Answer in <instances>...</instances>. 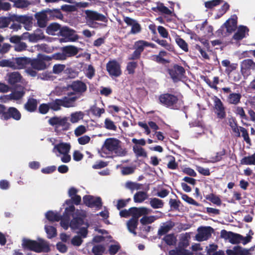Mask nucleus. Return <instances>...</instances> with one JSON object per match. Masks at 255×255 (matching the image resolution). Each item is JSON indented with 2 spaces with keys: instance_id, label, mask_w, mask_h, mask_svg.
I'll return each mask as SVG.
<instances>
[{
  "instance_id": "a19ab883",
  "label": "nucleus",
  "mask_w": 255,
  "mask_h": 255,
  "mask_svg": "<svg viewBox=\"0 0 255 255\" xmlns=\"http://www.w3.org/2000/svg\"><path fill=\"white\" fill-rule=\"evenodd\" d=\"M11 20L13 22L17 21L23 24H27L30 22L29 17L25 15L18 16L13 15L11 16Z\"/></svg>"
},
{
  "instance_id": "864d4df0",
  "label": "nucleus",
  "mask_w": 255,
  "mask_h": 255,
  "mask_svg": "<svg viewBox=\"0 0 255 255\" xmlns=\"http://www.w3.org/2000/svg\"><path fill=\"white\" fill-rule=\"evenodd\" d=\"M70 199L66 200L65 203L67 205H73L74 204L76 205L80 204L81 202V197L80 195H76L72 197Z\"/></svg>"
},
{
  "instance_id": "1a4fd4ad",
  "label": "nucleus",
  "mask_w": 255,
  "mask_h": 255,
  "mask_svg": "<svg viewBox=\"0 0 255 255\" xmlns=\"http://www.w3.org/2000/svg\"><path fill=\"white\" fill-rule=\"evenodd\" d=\"M51 60V58L43 54H39L38 58L30 59V64L32 67L37 70H42L46 68L45 61H49Z\"/></svg>"
},
{
  "instance_id": "bb28decb",
  "label": "nucleus",
  "mask_w": 255,
  "mask_h": 255,
  "mask_svg": "<svg viewBox=\"0 0 255 255\" xmlns=\"http://www.w3.org/2000/svg\"><path fill=\"white\" fill-rule=\"evenodd\" d=\"M69 97L65 96L61 99L62 107L69 108L75 106V102L78 99L74 96H72L70 97Z\"/></svg>"
},
{
  "instance_id": "2f4dec72",
  "label": "nucleus",
  "mask_w": 255,
  "mask_h": 255,
  "mask_svg": "<svg viewBox=\"0 0 255 255\" xmlns=\"http://www.w3.org/2000/svg\"><path fill=\"white\" fill-rule=\"evenodd\" d=\"M8 82L11 85H14V84L20 82L22 76L18 72H13L8 74Z\"/></svg>"
},
{
  "instance_id": "0eeeda50",
  "label": "nucleus",
  "mask_w": 255,
  "mask_h": 255,
  "mask_svg": "<svg viewBox=\"0 0 255 255\" xmlns=\"http://www.w3.org/2000/svg\"><path fill=\"white\" fill-rule=\"evenodd\" d=\"M48 12L50 15L56 17L62 16L60 11L58 9H54L53 10L49 9L45 11L37 12L35 14V17L37 20V24L40 27L43 28L46 26L47 16L46 12Z\"/></svg>"
},
{
  "instance_id": "c85d7f7f",
  "label": "nucleus",
  "mask_w": 255,
  "mask_h": 255,
  "mask_svg": "<svg viewBox=\"0 0 255 255\" xmlns=\"http://www.w3.org/2000/svg\"><path fill=\"white\" fill-rule=\"evenodd\" d=\"M145 207H133L130 208L128 210H122L120 212V215L122 217L128 218L130 216L135 215L136 213L139 212L140 210L142 209Z\"/></svg>"
},
{
  "instance_id": "13d9d810",
  "label": "nucleus",
  "mask_w": 255,
  "mask_h": 255,
  "mask_svg": "<svg viewBox=\"0 0 255 255\" xmlns=\"http://www.w3.org/2000/svg\"><path fill=\"white\" fill-rule=\"evenodd\" d=\"M105 248L104 245H97L93 246L92 249V252L94 255H100L101 254H103L105 251Z\"/></svg>"
},
{
  "instance_id": "a211bd4d",
  "label": "nucleus",
  "mask_w": 255,
  "mask_h": 255,
  "mask_svg": "<svg viewBox=\"0 0 255 255\" xmlns=\"http://www.w3.org/2000/svg\"><path fill=\"white\" fill-rule=\"evenodd\" d=\"M124 21L127 25L131 27L129 33L135 34L141 32V25L135 19L128 16H124Z\"/></svg>"
},
{
  "instance_id": "79ce46f5",
  "label": "nucleus",
  "mask_w": 255,
  "mask_h": 255,
  "mask_svg": "<svg viewBox=\"0 0 255 255\" xmlns=\"http://www.w3.org/2000/svg\"><path fill=\"white\" fill-rule=\"evenodd\" d=\"M175 41L179 47L185 52L188 51V46L187 42L179 35H176Z\"/></svg>"
},
{
  "instance_id": "f3484780",
  "label": "nucleus",
  "mask_w": 255,
  "mask_h": 255,
  "mask_svg": "<svg viewBox=\"0 0 255 255\" xmlns=\"http://www.w3.org/2000/svg\"><path fill=\"white\" fill-rule=\"evenodd\" d=\"M214 109L216 110L215 113L218 118L223 119L226 117L225 108L221 100L217 97L214 99Z\"/></svg>"
},
{
  "instance_id": "9b49d317",
  "label": "nucleus",
  "mask_w": 255,
  "mask_h": 255,
  "mask_svg": "<svg viewBox=\"0 0 255 255\" xmlns=\"http://www.w3.org/2000/svg\"><path fill=\"white\" fill-rule=\"evenodd\" d=\"M222 90L224 94H229L227 97V102L231 105H237L241 102L242 95L238 93H233L230 87H224Z\"/></svg>"
},
{
  "instance_id": "8fccbe9b",
  "label": "nucleus",
  "mask_w": 255,
  "mask_h": 255,
  "mask_svg": "<svg viewBox=\"0 0 255 255\" xmlns=\"http://www.w3.org/2000/svg\"><path fill=\"white\" fill-rule=\"evenodd\" d=\"M49 108L54 111H57L61 109L62 106L61 100L60 99H56L53 102L49 103Z\"/></svg>"
},
{
  "instance_id": "39448f33",
  "label": "nucleus",
  "mask_w": 255,
  "mask_h": 255,
  "mask_svg": "<svg viewBox=\"0 0 255 255\" xmlns=\"http://www.w3.org/2000/svg\"><path fill=\"white\" fill-rule=\"evenodd\" d=\"M160 103L164 107L173 110L178 109L177 103L178 98L177 96L170 93H164L159 96Z\"/></svg>"
},
{
  "instance_id": "bf43d9fd",
  "label": "nucleus",
  "mask_w": 255,
  "mask_h": 255,
  "mask_svg": "<svg viewBox=\"0 0 255 255\" xmlns=\"http://www.w3.org/2000/svg\"><path fill=\"white\" fill-rule=\"evenodd\" d=\"M181 198L186 202L188 203L190 205H193L196 206H200V204L197 202L195 200H194L192 198L190 197L187 195L185 194H181Z\"/></svg>"
},
{
  "instance_id": "dca6fc26",
  "label": "nucleus",
  "mask_w": 255,
  "mask_h": 255,
  "mask_svg": "<svg viewBox=\"0 0 255 255\" xmlns=\"http://www.w3.org/2000/svg\"><path fill=\"white\" fill-rule=\"evenodd\" d=\"M83 200L84 204L90 208L96 207L100 209L102 206V199L99 197L95 198L91 195H85Z\"/></svg>"
},
{
  "instance_id": "ea45409f",
  "label": "nucleus",
  "mask_w": 255,
  "mask_h": 255,
  "mask_svg": "<svg viewBox=\"0 0 255 255\" xmlns=\"http://www.w3.org/2000/svg\"><path fill=\"white\" fill-rule=\"evenodd\" d=\"M149 204L153 209L162 208L164 206L163 201L157 198H150Z\"/></svg>"
},
{
  "instance_id": "aec40b11",
  "label": "nucleus",
  "mask_w": 255,
  "mask_h": 255,
  "mask_svg": "<svg viewBox=\"0 0 255 255\" xmlns=\"http://www.w3.org/2000/svg\"><path fill=\"white\" fill-rule=\"evenodd\" d=\"M68 119L66 117L62 118L61 117L54 116L50 118L48 120V124L51 126H54L56 128L63 127L66 129V127L68 126Z\"/></svg>"
},
{
  "instance_id": "e2e57ef3",
  "label": "nucleus",
  "mask_w": 255,
  "mask_h": 255,
  "mask_svg": "<svg viewBox=\"0 0 255 255\" xmlns=\"http://www.w3.org/2000/svg\"><path fill=\"white\" fill-rule=\"evenodd\" d=\"M137 66V63L136 62H129L128 63L127 65V70L129 74H133L135 72V69Z\"/></svg>"
},
{
  "instance_id": "f257e3e1",
  "label": "nucleus",
  "mask_w": 255,
  "mask_h": 255,
  "mask_svg": "<svg viewBox=\"0 0 255 255\" xmlns=\"http://www.w3.org/2000/svg\"><path fill=\"white\" fill-rule=\"evenodd\" d=\"M21 246L24 250L33 251L36 253H47L50 248L47 242L41 239L39 242L24 238L22 240Z\"/></svg>"
},
{
  "instance_id": "0e129e2a",
  "label": "nucleus",
  "mask_w": 255,
  "mask_h": 255,
  "mask_svg": "<svg viewBox=\"0 0 255 255\" xmlns=\"http://www.w3.org/2000/svg\"><path fill=\"white\" fill-rule=\"evenodd\" d=\"M0 66L10 67L14 69H16V65L15 62L9 60L4 59L1 60L0 61Z\"/></svg>"
},
{
  "instance_id": "774afa93",
  "label": "nucleus",
  "mask_w": 255,
  "mask_h": 255,
  "mask_svg": "<svg viewBox=\"0 0 255 255\" xmlns=\"http://www.w3.org/2000/svg\"><path fill=\"white\" fill-rule=\"evenodd\" d=\"M172 227V226L169 225L161 226L158 231V235L160 236L165 235L170 230Z\"/></svg>"
},
{
  "instance_id": "f03ea898",
  "label": "nucleus",
  "mask_w": 255,
  "mask_h": 255,
  "mask_svg": "<svg viewBox=\"0 0 255 255\" xmlns=\"http://www.w3.org/2000/svg\"><path fill=\"white\" fill-rule=\"evenodd\" d=\"M67 88L72 91L68 93V96H74L78 99L84 96L87 91L86 84L80 80L72 81L70 84L67 85Z\"/></svg>"
},
{
  "instance_id": "b1692460",
  "label": "nucleus",
  "mask_w": 255,
  "mask_h": 255,
  "mask_svg": "<svg viewBox=\"0 0 255 255\" xmlns=\"http://www.w3.org/2000/svg\"><path fill=\"white\" fill-rule=\"evenodd\" d=\"M89 3L87 2H76L73 5L64 4L61 6V9L65 12H73L78 10V9L85 8L89 6Z\"/></svg>"
},
{
  "instance_id": "69168bd1",
  "label": "nucleus",
  "mask_w": 255,
  "mask_h": 255,
  "mask_svg": "<svg viewBox=\"0 0 255 255\" xmlns=\"http://www.w3.org/2000/svg\"><path fill=\"white\" fill-rule=\"evenodd\" d=\"M105 127L109 130H113L114 131L117 130V127L115 125L114 122L108 118L106 119L105 120Z\"/></svg>"
},
{
  "instance_id": "5701e85b",
  "label": "nucleus",
  "mask_w": 255,
  "mask_h": 255,
  "mask_svg": "<svg viewBox=\"0 0 255 255\" xmlns=\"http://www.w3.org/2000/svg\"><path fill=\"white\" fill-rule=\"evenodd\" d=\"M252 250V248L247 249L241 246H236L234 247L232 250H227L226 253L228 255H251Z\"/></svg>"
},
{
  "instance_id": "6e6d98bb",
  "label": "nucleus",
  "mask_w": 255,
  "mask_h": 255,
  "mask_svg": "<svg viewBox=\"0 0 255 255\" xmlns=\"http://www.w3.org/2000/svg\"><path fill=\"white\" fill-rule=\"evenodd\" d=\"M114 245H111L109 247V253L110 255H116L121 249L120 243L118 242H115Z\"/></svg>"
},
{
  "instance_id": "37998d69",
  "label": "nucleus",
  "mask_w": 255,
  "mask_h": 255,
  "mask_svg": "<svg viewBox=\"0 0 255 255\" xmlns=\"http://www.w3.org/2000/svg\"><path fill=\"white\" fill-rule=\"evenodd\" d=\"M205 198L206 200H208L213 203V204L221 206L222 204V201L219 197L216 196L213 193H211L210 194L207 195L205 196Z\"/></svg>"
},
{
  "instance_id": "4d7b16f0",
  "label": "nucleus",
  "mask_w": 255,
  "mask_h": 255,
  "mask_svg": "<svg viewBox=\"0 0 255 255\" xmlns=\"http://www.w3.org/2000/svg\"><path fill=\"white\" fill-rule=\"evenodd\" d=\"M230 7V5L228 2H224L221 8L218 9L217 16L219 18L222 16L229 9Z\"/></svg>"
},
{
  "instance_id": "7c9ffc66",
  "label": "nucleus",
  "mask_w": 255,
  "mask_h": 255,
  "mask_svg": "<svg viewBox=\"0 0 255 255\" xmlns=\"http://www.w3.org/2000/svg\"><path fill=\"white\" fill-rule=\"evenodd\" d=\"M221 63L224 67H226L225 72L228 76L238 68V64L237 63H231L228 59L222 61Z\"/></svg>"
},
{
  "instance_id": "393cba45",
  "label": "nucleus",
  "mask_w": 255,
  "mask_h": 255,
  "mask_svg": "<svg viewBox=\"0 0 255 255\" xmlns=\"http://www.w3.org/2000/svg\"><path fill=\"white\" fill-rule=\"evenodd\" d=\"M25 94V88L21 85L15 86L11 93V97L14 101H17L21 99Z\"/></svg>"
},
{
  "instance_id": "4c0bfd02",
  "label": "nucleus",
  "mask_w": 255,
  "mask_h": 255,
  "mask_svg": "<svg viewBox=\"0 0 255 255\" xmlns=\"http://www.w3.org/2000/svg\"><path fill=\"white\" fill-rule=\"evenodd\" d=\"M148 198L147 193L144 191L137 192L133 196L135 203H142Z\"/></svg>"
},
{
  "instance_id": "c756f323",
  "label": "nucleus",
  "mask_w": 255,
  "mask_h": 255,
  "mask_svg": "<svg viewBox=\"0 0 255 255\" xmlns=\"http://www.w3.org/2000/svg\"><path fill=\"white\" fill-rule=\"evenodd\" d=\"M38 102L36 99L29 98L24 105V109L28 112L33 113L36 111L37 108Z\"/></svg>"
},
{
  "instance_id": "680f3d73",
  "label": "nucleus",
  "mask_w": 255,
  "mask_h": 255,
  "mask_svg": "<svg viewBox=\"0 0 255 255\" xmlns=\"http://www.w3.org/2000/svg\"><path fill=\"white\" fill-rule=\"evenodd\" d=\"M11 16L10 17H0V28H5L8 27L11 20Z\"/></svg>"
},
{
  "instance_id": "a18cd8bd",
  "label": "nucleus",
  "mask_w": 255,
  "mask_h": 255,
  "mask_svg": "<svg viewBox=\"0 0 255 255\" xmlns=\"http://www.w3.org/2000/svg\"><path fill=\"white\" fill-rule=\"evenodd\" d=\"M242 165H255V152L251 156H245L241 160Z\"/></svg>"
},
{
  "instance_id": "5fc2aeb1",
  "label": "nucleus",
  "mask_w": 255,
  "mask_h": 255,
  "mask_svg": "<svg viewBox=\"0 0 255 255\" xmlns=\"http://www.w3.org/2000/svg\"><path fill=\"white\" fill-rule=\"evenodd\" d=\"M226 153V150L225 148H223L221 151L216 152V155L211 157V161L215 163L219 162L222 160L223 156Z\"/></svg>"
},
{
  "instance_id": "6e6552de",
  "label": "nucleus",
  "mask_w": 255,
  "mask_h": 255,
  "mask_svg": "<svg viewBox=\"0 0 255 255\" xmlns=\"http://www.w3.org/2000/svg\"><path fill=\"white\" fill-rule=\"evenodd\" d=\"M168 73L173 81L176 83L184 77L185 70L182 66L175 64L172 68L168 69Z\"/></svg>"
},
{
  "instance_id": "9d476101",
  "label": "nucleus",
  "mask_w": 255,
  "mask_h": 255,
  "mask_svg": "<svg viewBox=\"0 0 255 255\" xmlns=\"http://www.w3.org/2000/svg\"><path fill=\"white\" fill-rule=\"evenodd\" d=\"M106 69L112 77H118L122 74L121 66L116 60H110L106 64Z\"/></svg>"
},
{
  "instance_id": "09e8293b",
  "label": "nucleus",
  "mask_w": 255,
  "mask_h": 255,
  "mask_svg": "<svg viewBox=\"0 0 255 255\" xmlns=\"http://www.w3.org/2000/svg\"><path fill=\"white\" fill-rule=\"evenodd\" d=\"M68 206V207L65 208L62 217L70 220L71 216L73 215L74 213L75 208L73 205Z\"/></svg>"
},
{
  "instance_id": "f704fd0d",
  "label": "nucleus",
  "mask_w": 255,
  "mask_h": 255,
  "mask_svg": "<svg viewBox=\"0 0 255 255\" xmlns=\"http://www.w3.org/2000/svg\"><path fill=\"white\" fill-rule=\"evenodd\" d=\"M16 69H21L24 68L30 63V59L26 57H18L15 59Z\"/></svg>"
},
{
  "instance_id": "412c9836",
  "label": "nucleus",
  "mask_w": 255,
  "mask_h": 255,
  "mask_svg": "<svg viewBox=\"0 0 255 255\" xmlns=\"http://www.w3.org/2000/svg\"><path fill=\"white\" fill-rule=\"evenodd\" d=\"M85 14L87 19L89 21H100L104 22H107L108 21V19L106 16L96 11L86 10Z\"/></svg>"
},
{
  "instance_id": "72a5a7b5",
  "label": "nucleus",
  "mask_w": 255,
  "mask_h": 255,
  "mask_svg": "<svg viewBox=\"0 0 255 255\" xmlns=\"http://www.w3.org/2000/svg\"><path fill=\"white\" fill-rule=\"evenodd\" d=\"M248 31L249 29L247 26H240L237 31L234 34L233 38L236 40H241L245 37L246 32Z\"/></svg>"
},
{
  "instance_id": "20e7f679",
  "label": "nucleus",
  "mask_w": 255,
  "mask_h": 255,
  "mask_svg": "<svg viewBox=\"0 0 255 255\" xmlns=\"http://www.w3.org/2000/svg\"><path fill=\"white\" fill-rule=\"evenodd\" d=\"M0 118L4 121H7L10 119L19 121L21 118V114L15 107L7 108L5 105L0 104Z\"/></svg>"
},
{
  "instance_id": "ddd939ff",
  "label": "nucleus",
  "mask_w": 255,
  "mask_h": 255,
  "mask_svg": "<svg viewBox=\"0 0 255 255\" xmlns=\"http://www.w3.org/2000/svg\"><path fill=\"white\" fill-rule=\"evenodd\" d=\"M221 238L225 240H228L232 244H237L241 242L243 236L232 232H228L225 230H222L221 232Z\"/></svg>"
},
{
  "instance_id": "58836bf2",
  "label": "nucleus",
  "mask_w": 255,
  "mask_h": 255,
  "mask_svg": "<svg viewBox=\"0 0 255 255\" xmlns=\"http://www.w3.org/2000/svg\"><path fill=\"white\" fill-rule=\"evenodd\" d=\"M169 253L170 255H193V253L190 251L179 247L170 251Z\"/></svg>"
},
{
  "instance_id": "49530a36",
  "label": "nucleus",
  "mask_w": 255,
  "mask_h": 255,
  "mask_svg": "<svg viewBox=\"0 0 255 255\" xmlns=\"http://www.w3.org/2000/svg\"><path fill=\"white\" fill-rule=\"evenodd\" d=\"M155 41L169 51L173 52L174 50V46L171 44L168 43L166 40L157 39Z\"/></svg>"
},
{
  "instance_id": "cd10ccee",
  "label": "nucleus",
  "mask_w": 255,
  "mask_h": 255,
  "mask_svg": "<svg viewBox=\"0 0 255 255\" xmlns=\"http://www.w3.org/2000/svg\"><path fill=\"white\" fill-rule=\"evenodd\" d=\"M88 223L85 222L84 218L82 217H74L70 222V227L72 230L79 229L82 225Z\"/></svg>"
},
{
  "instance_id": "c03bdc74",
  "label": "nucleus",
  "mask_w": 255,
  "mask_h": 255,
  "mask_svg": "<svg viewBox=\"0 0 255 255\" xmlns=\"http://www.w3.org/2000/svg\"><path fill=\"white\" fill-rule=\"evenodd\" d=\"M142 216L143 217L140 219V222L143 225L151 224L158 219V217L155 216Z\"/></svg>"
},
{
  "instance_id": "052dcab7",
  "label": "nucleus",
  "mask_w": 255,
  "mask_h": 255,
  "mask_svg": "<svg viewBox=\"0 0 255 255\" xmlns=\"http://www.w3.org/2000/svg\"><path fill=\"white\" fill-rule=\"evenodd\" d=\"M165 243L169 246L173 245L176 243V239L174 234H168L165 235L163 238Z\"/></svg>"
},
{
  "instance_id": "4468645a",
  "label": "nucleus",
  "mask_w": 255,
  "mask_h": 255,
  "mask_svg": "<svg viewBox=\"0 0 255 255\" xmlns=\"http://www.w3.org/2000/svg\"><path fill=\"white\" fill-rule=\"evenodd\" d=\"M146 46V41L140 40L136 41L134 44L135 50L128 58L129 60H136L140 58L141 53Z\"/></svg>"
},
{
  "instance_id": "e433bc0d",
  "label": "nucleus",
  "mask_w": 255,
  "mask_h": 255,
  "mask_svg": "<svg viewBox=\"0 0 255 255\" xmlns=\"http://www.w3.org/2000/svg\"><path fill=\"white\" fill-rule=\"evenodd\" d=\"M132 150L136 157L137 158L139 157L146 158L147 156V154L145 150L139 145H133Z\"/></svg>"
},
{
  "instance_id": "603ef678",
  "label": "nucleus",
  "mask_w": 255,
  "mask_h": 255,
  "mask_svg": "<svg viewBox=\"0 0 255 255\" xmlns=\"http://www.w3.org/2000/svg\"><path fill=\"white\" fill-rule=\"evenodd\" d=\"M45 230L48 239H52L57 235V231L55 227L51 226H45Z\"/></svg>"
},
{
  "instance_id": "a878e982",
  "label": "nucleus",
  "mask_w": 255,
  "mask_h": 255,
  "mask_svg": "<svg viewBox=\"0 0 255 255\" xmlns=\"http://www.w3.org/2000/svg\"><path fill=\"white\" fill-rule=\"evenodd\" d=\"M61 51H64V53L67 58L76 55L79 52V49L76 46L70 45L61 47Z\"/></svg>"
},
{
  "instance_id": "c9c22d12",
  "label": "nucleus",
  "mask_w": 255,
  "mask_h": 255,
  "mask_svg": "<svg viewBox=\"0 0 255 255\" xmlns=\"http://www.w3.org/2000/svg\"><path fill=\"white\" fill-rule=\"evenodd\" d=\"M152 9L154 11H159L167 15H171L172 11L167 7L164 5L162 3L158 2L156 7H152Z\"/></svg>"
},
{
  "instance_id": "473e14b6",
  "label": "nucleus",
  "mask_w": 255,
  "mask_h": 255,
  "mask_svg": "<svg viewBox=\"0 0 255 255\" xmlns=\"http://www.w3.org/2000/svg\"><path fill=\"white\" fill-rule=\"evenodd\" d=\"M71 146L69 143L61 142L56 144L53 149L54 152L56 149L60 154L66 153L70 151Z\"/></svg>"
},
{
  "instance_id": "de8ad7c7",
  "label": "nucleus",
  "mask_w": 255,
  "mask_h": 255,
  "mask_svg": "<svg viewBox=\"0 0 255 255\" xmlns=\"http://www.w3.org/2000/svg\"><path fill=\"white\" fill-rule=\"evenodd\" d=\"M45 216L46 219L49 221H59L61 219V216L59 215L57 213H55L52 211H48L46 213Z\"/></svg>"
},
{
  "instance_id": "423d86ee",
  "label": "nucleus",
  "mask_w": 255,
  "mask_h": 255,
  "mask_svg": "<svg viewBox=\"0 0 255 255\" xmlns=\"http://www.w3.org/2000/svg\"><path fill=\"white\" fill-rule=\"evenodd\" d=\"M151 211L150 209L144 207L136 213L135 215L132 216L131 218H130L127 223V228L129 232L136 235V232H135V230L138 225L139 218L142 215H148Z\"/></svg>"
},
{
  "instance_id": "6ab92c4d",
  "label": "nucleus",
  "mask_w": 255,
  "mask_h": 255,
  "mask_svg": "<svg viewBox=\"0 0 255 255\" xmlns=\"http://www.w3.org/2000/svg\"><path fill=\"white\" fill-rule=\"evenodd\" d=\"M59 35L65 37L69 41H75L79 37L74 30L66 26L61 28L59 31Z\"/></svg>"
},
{
  "instance_id": "3c124183",
  "label": "nucleus",
  "mask_w": 255,
  "mask_h": 255,
  "mask_svg": "<svg viewBox=\"0 0 255 255\" xmlns=\"http://www.w3.org/2000/svg\"><path fill=\"white\" fill-rule=\"evenodd\" d=\"M84 115V113L81 111L72 113L71 115L70 122L72 123H77L79 120L83 118Z\"/></svg>"
},
{
  "instance_id": "7ed1b4c3",
  "label": "nucleus",
  "mask_w": 255,
  "mask_h": 255,
  "mask_svg": "<svg viewBox=\"0 0 255 255\" xmlns=\"http://www.w3.org/2000/svg\"><path fill=\"white\" fill-rule=\"evenodd\" d=\"M121 141L115 138H108L105 141L104 147L109 151L115 153L117 155L123 156L127 154L126 149H123Z\"/></svg>"
},
{
  "instance_id": "338daca9",
  "label": "nucleus",
  "mask_w": 255,
  "mask_h": 255,
  "mask_svg": "<svg viewBox=\"0 0 255 255\" xmlns=\"http://www.w3.org/2000/svg\"><path fill=\"white\" fill-rule=\"evenodd\" d=\"M91 111L93 115L98 117H100L101 115L105 113V109L94 106L91 108Z\"/></svg>"
},
{
  "instance_id": "4be33fe9",
  "label": "nucleus",
  "mask_w": 255,
  "mask_h": 255,
  "mask_svg": "<svg viewBox=\"0 0 255 255\" xmlns=\"http://www.w3.org/2000/svg\"><path fill=\"white\" fill-rule=\"evenodd\" d=\"M237 16L235 14L233 15L224 23L221 28L225 27L227 33H232L237 29Z\"/></svg>"
},
{
  "instance_id": "2eb2a0df",
  "label": "nucleus",
  "mask_w": 255,
  "mask_h": 255,
  "mask_svg": "<svg viewBox=\"0 0 255 255\" xmlns=\"http://www.w3.org/2000/svg\"><path fill=\"white\" fill-rule=\"evenodd\" d=\"M198 234L196 236L198 241L202 242L207 240L211 237L212 233L214 232L213 229L210 227H200L198 229Z\"/></svg>"
},
{
  "instance_id": "f8f14e48",
  "label": "nucleus",
  "mask_w": 255,
  "mask_h": 255,
  "mask_svg": "<svg viewBox=\"0 0 255 255\" xmlns=\"http://www.w3.org/2000/svg\"><path fill=\"white\" fill-rule=\"evenodd\" d=\"M255 70V62L251 59H245L241 64V72L244 77L251 74V70Z\"/></svg>"
}]
</instances>
